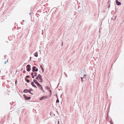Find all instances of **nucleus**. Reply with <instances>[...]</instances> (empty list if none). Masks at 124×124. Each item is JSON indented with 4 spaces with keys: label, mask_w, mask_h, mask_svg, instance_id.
<instances>
[{
    "label": "nucleus",
    "mask_w": 124,
    "mask_h": 124,
    "mask_svg": "<svg viewBox=\"0 0 124 124\" xmlns=\"http://www.w3.org/2000/svg\"><path fill=\"white\" fill-rule=\"evenodd\" d=\"M41 76L40 74H39L38 76L36 78V79L39 80V82H42L43 79H42Z\"/></svg>",
    "instance_id": "nucleus-1"
},
{
    "label": "nucleus",
    "mask_w": 124,
    "mask_h": 124,
    "mask_svg": "<svg viewBox=\"0 0 124 124\" xmlns=\"http://www.w3.org/2000/svg\"><path fill=\"white\" fill-rule=\"evenodd\" d=\"M30 66L29 65H28L26 66L27 68V70L28 71H29L31 70V68H30Z\"/></svg>",
    "instance_id": "nucleus-2"
},
{
    "label": "nucleus",
    "mask_w": 124,
    "mask_h": 124,
    "mask_svg": "<svg viewBox=\"0 0 124 124\" xmlns=\"http://www.w3.org/2000/svg\"><path fill=\"white\" fill-rule=\"evenodd\" d=\"M38 86L39 87L40 89L42 90L43 92H44V91L43 90L42 87V86L40 85L39 84V85H38Z\"/></svg>",
    "instance_id": "nucleus-3"
},
{
    "label": "nucleus",
    "mask_w": 124,
    "mask_h": 124,
    "mask_svg": "<svg viewBox=\"0 0 124 124\" xmlns=\"http://www.w3.org/2000/svg\"><path fill=\"white\" fill-rule=\"evenodd\" d=\"M48 98L47 96H44L42 97L40 99V100H42L45 99L47 98Z\"/></svg>",
    "instance_id": "nucleus-4"
},
{
    "label": "nucleus",
    "mask_w": 124,
    "mask_h": 124,
    "mask_svg": "<svg viewBox=\"0 0 124 124\" xmlns=\"http://www.w3.org/2000/svg\"><path fill=\"white\" fill-rule=\"evenodd\" d=\"M23 96L25 99L26 100H29L31 99V97H27L25 94L23 95Z\"/></svg>",
    "instance_id": "nucleus-5"
},
{
    "label": "nucleus",
    "mask_w": 124,
    "mask_h": 124,
    "mask_svg": "<svg viewBox=\"0 0 124 124\" xmlns=\"http://www.w3.org/2000/svg\"><path fill=\"white\" fill-rule=\"evenodd\" d=\"M35 69H36V67L35 66H33V72H34L35 71H38V69H36V70H35Z\"/></svg>",
    "instance_id": "nucleus-6"
},
{
    "label": "nucleus",
    "mask_w": 124,
    "mask_h": 124,
    "mask_svg": "<svg viewBox=\"0 0 124 124\" xmlns=\"http://www.w3.org/2000/svg\"><path fill=\"white\" fill-rule=\"evenodd\" d=\"M116 4L118 5H121V3L120 2L118 1L117 0L116 1Z\"/></svg>",
    "instance_id": "nucleus-7"
},
{
    "label": "nucleus",
    "mask_w": 124,
    "mask_h": 124,
    "mask_svg": "<svg viewBox=\"0 0 124 124\" xmlns=\"http://www.w3.org/2000/svg\"><path fill=\"white\" fill-rule=\"evenodd\" d=\"M33 81L35 84H37V85H39V84L37 82V81L36 79H34L33 80Z\"/></svg>",
    "instance_id": "nucleus-8"
},
{
    "label": "nucleus",
    "mask_w": 124,
    "mask_h": 124,
    "mask_svg": "<svg viewBox=\"0 0 124 124\" xmlns=\"http://www.w3.org/2000/svg\"><path fill=\"white\" fill-rule=\"evenodd\" d=\"M31 84L32 85V86L34 87H35L37 88V87L36 86L34 85V83L33 82H31Z\"/></svg>",
    "instance_id": "nucleus-9"
},
{
    "label": "nucleus",
    "mask_w": 124,
    "mask_h": 124,
    "mask_svg": "<svg viewBox=\"0 0 124 124\" xmlns=\"http://www.w3.org/2000/svg\"><path fill=\"white\" fill-rule=\"evenodd\" d=\"M23 92L24 93H28L30 92V91L27 89H25L24 90Z\"/></svg>",
    "instance_id": "nucleus-10"
},
{
    "label": "nucleus",
    "mask_w": 124,
    "mask_h": 124,
    "mask_svg": "<svg viewBox=\"0 0 124 124\" xmlns=\"http://www.w3.org/2000/svg\"><path fill=\"white\" fill-rule=\"evenodd\" d=\"M34 56L36 57L38 56V53L37 52H36V53L34 54Z\"/></svg>",
    "instance_id": "nucleus-11"
},
{
    "label": "nucleus",
    "mask_w": 124,
    "mask_h": 124,
    "mask_svg": "<svg viewBox=\"0 0 124 124\" xmlns=\"http://www.w3.org/2000/svg\"><path fill=\"white\" fill-rule=\"evenodd\" d=\"M25 80H26V82H28V83H29V82H30V81H29V80L27 79H26H26H25Z\"/></svg>",
    "instance_id": "nucleus-12"
},
{
    "label": "nucleus",
    "mask_w": 124,
    "mask_h": 124,
    "mask_svg": "<svg viewBox=\"0 0 124 124\" xmlns=\"http://www.w3.org/2000/svg\"><path fill=\"white\" fill-rule=\"evenodd\" d=\"M34 76H37V73L36 72H35V73H34Z\"/></svg>",
    "instance_id": "nucleus-13"
},
{
    "label": "nucleus",
    "mask_w": 124,
    "mask_h": 124,
    "mask_svg": "<svg viewBox=\"0 0 124 124\" xmlns=\"http://www.w3.org/2000/svg\"><path fill=\"white\" fill-rule=\"evenodd\" d=\"M56 103L59 102V101L58 99L56 101Z\"/></svg>",
    "instance_id": "nucleus-14"
},
{
    "label": "nucleus",
    "mask_w": 124,
    "mask_h": 124,
    "mask_svg": "<svg viewBox=\"0 0 124 124\" xmlns=\"http://www.w3.org/2000/svg\"><path fill=\"white\" fill-rule=\"evenodd\" d=\"M84 78V77L83 78H81V80H82V82H83V79Z\"/></svg>",
    "instance_id": "nucleus-15"
},
{
    "label": "nucleus",
    "mask_w": 124,
    "mask_h": 124,
    "mask_svg": "<svg viewBox=\"0 0 124 124\" xmlns=\"http://www.w3.org/2000/svg\"><path fill=\"white\" fill-rule=\"evenodd\" d=\"M40 68H41L42 69H43V68L41 65H40Z\"/></svg>",
    "instance_id": "nucleus-16"
},
{
    "label": "nucleus",
    "mask_w": 124,
    "mask_h": 124,
    "mask_svg": "<svg viewBox=\"0 0 124 124\" xmlns=\"http://www.w3.org/2000/svg\"><path fill=\"white\" fill-rule=\"evenodd\" d=\"M26 78H29L30 77L28 75L26 76Z\"/></svg>",
    "instance_id": "nucleus-17"
},
{
    "label": "nucleus",
    "mask_w": 124,
    "mask_h": 124,
    "mask_svg": "<svg viewBox=\"0 0 124 124\" xmlns=\"http://www.w3.org/2000/svg\"><path fill=\"white\" fill-rule=\"evenodd\" d=\"M33 74H34L33 73V72H32V73H31V75L32 76H33Z\"/></svg>",
    "instance_id": "nucleus-18"
},
{
    "label": "nucleus",
    "mask_w": 124,
    "mask_h": 124,
    "mask_svg": "<svg viewBox=\"0 0 124 124\" xmlns=\"http://www.w3.org/2000/svg\"><path fill=\"white\" fill-rule=\"evenodd\" d=\"M25 70H24L23 71V73H25Z\"/></svg>",
    "instance_id": "nucleus-19"
},
{
    "label": "nucleus",
    "mask_w": 124,
    "mask_h": 124,
    "mask_svg": "<svg viewBox=\"0 0 124 124\" xmlns=\"http://www.w3.org/2000/svg\"><path fill=\"white\" fill-rule=\"evenodd\" d=\"M99 32L100 33H101V32L100 30H99Z\"/></svg>",
    "instance_id": "nucleus-20"
},
{
    "label": "nucleus",
    "mask_w": 124,
    "mask_h": 124,
    "mask_svg": "<svg viewBox=\"0 0 124 124\" xmlns=\"http://www.w3.org/2000/svg\"><path fill=\"white\" fill-rule=\"evenodd\" d=\"M116 16L115 17V19H114V20H115L116 18Z\"/></svg>",
    "instance_id": "nucleus-21"
},
{
    "label": "nucleus",
    "mask_w": 124,
    "mask_h": 124,
    "mask_svg": "<svg viewBox=\"0 0 124 124\" xmlns=\"http://www.w3.org/2000/svg\"><path fill=\"white\" fill-rule=\"evenodd\" d=\"M42 70L43 72L44 71V70L43 69H42Z\"/></svg>",
    "instance_id": "nucleus-22"
},
{
    "label": "nucleus",
    "mask_w": 124,
    "mask_h": 124,
    "mask_svg": "<svg viewBox=\"0 0 124 124\" xmlns=\"http://www.w3.org/2000/svg\"><path fill=\"white\" fill-rule=\"evenodd\" d=\"M32 78H34V76L33 75V76H32Z\"/></svg>",
    "instance_id": "nucleus-23"
},
{
    "label": "nucleus",
    "mask_w": 124,
    "mask_h": 124,
    "mask_svg": "<svg viewBox=\"0 0 124 124\" xmlns=\"http://www.w3.org/2000/svg\"><path fill=\"white\" fill-rule=\"evenodd\" d=\"M30 93H31L32 94H33L30 91V92H29Z\"/></svg>",
    "instance_id": "nucleus-24"
},
{
    "label": "nucleus",
    "mask_w": 124,
    "mask_h": 124,
    "mask_svg": "<svg viewBox=\"0 0 124 124\" xmlns=\"http://www.w3.org/2000/svg\"><path fill=\"white\" fill-rule=\"evenodd\" d=\"M63 45V42H62V44L61 46H62Z\"/></svg>",
    "instance_id": "nucleus-25"
},
{
    "label": "nucleus",
    "mask_w": 124,
    "mask_h": 124,
    "mask_svg": "<svg viewBox=\"0 0 124 124\" xmlns=\"http://www.w3.org/2000/svg\"><path fill=\"white\" fill-rule=\"evenodd\" d=\"M101 29V28H100L99 29V30H100Z\"/></svg>",
    "instance_id": "nucleus-26"
},
{
    "label": "nucleus",
    "mask_w": 124,
    "mask_h": 124,
    "mask_svg": "<svg viewBox=\"0 0 124 124\" xmlns=\"http://www.w3.org/2000/svg\"><path fill=\"white\" fill-rule=\"evenodd\" d=\"M110 7V5H109L108 6V8H109Z\"/></svg>",
    "instance_id": "nucleus-27"
},
{
    "label": "nucleus",
    "mask_w": 124,
    "mask_h": 124,
    "mask_svg": "<svg viewBox=\"0 0 124 124\" xmlns=\"http://www.w3.org/2000/svg\"><path fill=\"white\" fill-rule=\"evenodd\" d=\"M31 13H29V15H31Z\"/></svg>",
    "instance_id": "nucleus-28"
},
{
    "label": "nucleus",
    "mask_w": 124,
    "mask_h": 124,
    "mask_svg": "<svg viewBox=\"0 0 124 124\" xmlns=\"http://www.w3.org/2000/svg\"><path fill=\"white\" fill-rule=\"evenodd\" d=\"M50 92H51V90H50Z\"/></svg>",
    "instance_id": "nucleus-29"
}]
</instances>
